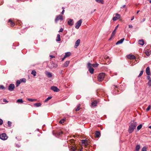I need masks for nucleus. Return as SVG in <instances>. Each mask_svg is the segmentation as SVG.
<instances>
[{"instance_id": "obj_1", "label": "nucleus", "mask_w": 151, "mask_h": 151, "mask_svg": "<svg viewBox=\"0 0 151 151\" xmlns=\"http://www.w3.org/2000/svg\"><path fill=\"white\" fill-rule=\"evenodd\" d=\"M130 125L129 126L128 132L129 133H132L135 128L137 125V123L134 121H132L130 122Z\"/></svg>"}, {"instance_id": "obj_2", "label": "nucleus", "mask_w": 151, "mask_h": 151, "mask_svg": "<svg viewBox=\"0 0 151 151\" xmlns=\"http://www.w3.org/2000/svg\"><path fill=\"white\" fill-rule=\"evenodd\" d=\"M71 151H82L83 147L80 146L79 148H78L76 145L70 146L69 147Z\"/></svg>"}, {"instance_id": "obj_3", "label": "nucleus", "mask_w": 151, "mask_h": 151, "mask_svg": "<svg viewBox=\"0 0 151 151\" xmlns=\"http://www.w3.org/2000/svg\"><path fill=\"white\" fill-rule=\"evenodd\" d=\"M105 74L104 73H102L99 74L98 76V80L99 82L103 81L105 76Z\"/></svg>"}, {"instance_id": "obj_4", "label": "nucleus", "mask_w": 151, "mask_h": 151, "mask_svg": "<svg viewBox=\"0 0 151 151\" xmlns=\"http://www.w3.org/2000/svg\"><path fill=\"white\" fill-rule=\"evenodd\" d=\"M81 142L84 144L85 147H86L90 143V141L89 139H83L81 140Z\"/></svg>"}, {"instance_id": "obj_5", "label": "nucleus", "mask_w": 151, "mask_h": 151, "mask_svg": "<svg viewBox=\"0 0 151 151\" xmlns=\"http://www.w3.org/2000/svg\"><path fill=\"white\" fill-rule=\"evenodd\" d=\"M58 66V65L56 63H54L53 62H51L49 64V67L50 68H56Z\"/></svg>"}, {"instance_id": "obj_6", "label": "nucleus", "mask_w": 151, "mask_h": 151, "mask_svg": "<svg viewBox=\"0 0 151 151\" xmlns=\"http://www.w3.org/2000/svg\"><path fill=\"white\" fill-rule=\"evenodd\" d=\"M82 22L81 19L79 20L76 24L75 27L77 29H78L79 27L81 26Z\"/></svg>"}, {"instance_id": "obj_7", "label": "nucleus", "mask_w": 151, "mask_h": 151, "mask_svg": "<svg viewBox=\"0 0 151 151\" xmlns=\"http://www.w3.org/2000/svg\"><path fill=\"white\" fill-rule=\"evenodd\" d=\"M0 138L3 140L6 139L8 137L5 133H3L0 135Z\"/></svg>"}, {"instance_id": "obj_8", "label": "nucleus", "mask_w": 151, "mask_h": 151, "mask_svg": "<svg viewBox=\"0 0 151 151\" xmlns=\"http://www.w3.org/2000/svg\"><path fill=\"white\" fill-rule=\"evenodd\" d=\"M67 142L68 144L69 147H70V146L69 145H72V146L73 145H74V140L73 139H71L70 140H69L67 141Z\"/></svg>"}, {"instance_id": "obj_9", "label": "nucleus", "mask_w": 151, "mask_h": 151, "mask_svg": "<svg viewBox=\"0 0 151 151\" xmlns=\"http://www.w3.org/2000/svg\"><path fill=\"white\" fill-rule=\"evenodd\" d=\"M15 88V86L13 84H10L8 86V90L11 91H13Z\"/></svg>"}, {"instance_id": "obj_10", "label": "nucleus", "mask_w": 151, "mask_h": 151, "mask_svg": "<svg viewBox=\"0 0 151 151\" xmlns=\"http://www.w3.org/2000/svg\"><path fill=\"white\" fill-rule=\"evenodd\" d=\"M60 20H63V16L61 15H59L56 17L55 19V21L57 23L58 21Z\"/></svg>"}, {"instance_id": "obj_11", "label": "nucleus", "mask_w": 151, "mask_h": 151, "mask_svg": "<svg viewBox=\"0 0 151 151\" xmlns=\"http://www.w3.org/2000/svg\"><path fill=\"white\" fill-rule=\"evenodd\" d=\"M51 89L55 92H58L60 91L59 89L58 88L56 87L52 86L51 87Z\"/></svg>"}, {"instance_id": "obj_12", "label": "nucleus", "mask_w": 151, "mask_h": 151, "mask_svg": "<svg viewBox=\"0 0 151 151\" xmlns=\"http://www.w3.org/2000/svg\"><path fill=\"white\" fill-rule=\"evenodd\" d=\"M116 16L114 17L113 18V20L114 21H116L117 19H119L120 17V16L119 14H116Z\"/></svg>"}, {"instance_id": "obj_13", "label": "nucleus", "mask_w": 151, "mask_h": 151, "mask_svg": "<svg viewBox=\"0 0 151 151\" xmlns=\"http://www.w3.org/2000/svg\"><path fill=\"white\" fill-rule=\"evenodd\" d=\"M127 58L130 59H135V57L133 55H127Z\"/></svg>"}, {"instance_id": "obj_14", "label": "nucleus", "mask_w": 151, "mask_h": 151, "mask_svg": "<svg viewBox=\"0 0 151 151\" xmlns=\"http://www.w3.org/2000/svg\"><path fill=\"white\" fill-rule=\"evenodd\" d=\"M146 73L148 76H150L151 75L150 68L149 67L147 68L146 69Z\"/></svg>"}, {"instance_id": "obj_15", "label": "nucleus", "mask_w": 151, "mask_h": 151, "mask_svg": "<svg viewBox=\"0 0 151 151\" xmlns=\"http://www.w3.org/2000/svg\"><path fill=\"white\" fill-rule=\"evenodd\" d=\"M80 42V39H78L76 42L75 47V48H76L78 46H79Z\"/></svg>"}, {"instance_id": "obj_16", "label": "nucleus", "mask_w": 151, "mask_h": 151, "mask_svg": "<svg viewBox=\"0 0 151 151\" xmlns=\"http://www.w3.org/2000/svg\"><path fill=\"white\" fill-rule=\"evenodd\" d=\"M69 63H70L69 61H66L64 64H63V67L64 68L67 67L68 66V65L69 64Z\"/></svg>"}, {"instance_id": "obj_17", "label": "nucleus", "mask_w": 151, "mask_h": 151, "mask_svg": "<svg viewBox=\"0 0 151 151\" xmlns=\"http://www.w3.org/2000/svg\"><path fill=\"white\" fill-rule=\"evenodd\" d=\"M45 74L48 78H50L52 76V74L50 72H46Z\"/></svg>"}, {"instance_id": "obj_18", "label": "nucleus", "mask_w": 151, "mask_h": 151, "mask_svg": "<svg viewBox=\"0 0 151 151\" xmlns=\"http://www.w3.org/2000/svg\"><path fill=\"white\" fill-rule=\"evenodd\" d=\"M73 19H70L68 21V23L69 25L71 26L73 24Z\"/></svg>"}, {"instance_id": "obj_19", "label": "nucleus", "mask_w": 151, "mask_h": 151, "mask_svg": "<svg viewBox=\"0 0 151 151\" xmlns=\"http://www.w3.org/2000/svg\"><path fill=\"white\" fill-rule=\"evenodd\" d=\"M101 135L99 131H96L95 133V137L99 138Z\"/></svg>"}, {"instance_id": "obj_20", "label": "nucleus", "mask_w": 151, "mask_h": 151, "mask_svg": "<svg viewBox=\"0 0 151 151\" xmlns=\"http://www.w3.org/2000/svg\"><path fill=\"white\" fill-rule=\"evenodd\" d=\"M8 22L10 23V25L11 26V27H13L15 25V23L12 21L11 19H10L9 20Z\"/></svg>"}, {"instance_id": "obj_21", "label": "nucleus", "mask_w": 151, "mask_h": 151, "mask_svg": "<svg viewBox=\"0 0 151 151\" xmlns=\"http://www.w3.org/2000/svg\"><path fill=\"white\" fill-rule=\"evenodd\" d=\"M116 33V30H115V29H114V30L113 31V32L112 33V34L111 35V37L109 39V40H111L113 37L115 35V34Z\"/></svg>"}, {"instance_id": "obj_22", "label": "nucleus", "mask_w": 151, "mask_h": 151, "mask_svg": "<svg viewBox=\"0 0 151 151\" xmlns=\"http://www.w3.org/2000/svg\"><path fill=\"white\" fill-rule=\"evenodd\" d=\"M124 40V38L122 39H121L119 40L116 42V45H117L119 44L122 43Z\"/></svg>"}, {"instance_id": "obj_23", "label": "nucleus", "mask_w": 151, "mask_h": 151, "mask_svg": "<svg viewBox=\"0 0 151 151\" xmlns=\"http://www.w3.org/2000/svg\"><path fill=\"white\" fill-rule=\"evenodd\" d=\"M98 103L97 101L96 100L94 101H93L91 104V105L92 106H96L97 105L96 104Z\"/></svg>"}, {"instance_id": "obj_24", "label": "nucleus", "mask_w": 151, "mask_h": 151, "mask_svg": "<svg viewBox=\"0 0 151 151\" xmlns=\"http://www.w3.org/2000/svg\"><path fill=\"white\" fill-rule=\"evenodd\" d=\"M138 43L142 45H143L144 44V41L143 40H139Z\"/></svg>"}, {"instance_id": "obj_25", "label": "nucleus", "mask_w": 151, "mask_h": 151, "mask_svg": "<svg viewBox=\"0 0 151 151\" xmlns=\"http://www.w3.org/2000/svg\"><path fill=\"white\" fill-rule=\"evenodd\" d=\"M71 55V53L70 52H66L65 53V55L64 56L65 58H67L70 56Z\"/></svg>"}, {"instance_id": "obj_26", "label": "nucleus", "mask_w": 151, "mask_h": 151, "mask_svg": "<svg viewBox=\"0 0 151 151\" xmlns=\"http://www.w3.org/2000/svg\"><path fill=\"white\" fill-rule=\"evenodd\" d=\"M89 71L91 73L93 74V73L94 69L93 68H89Z\"/></svg>"}, {"instance_id": "obj_27", "label": "nucleus", "mask_w": 151, "mask_h": 151, "mask_svg": "<svg viewBox=\"0 0 151 151\" xmlns=\"http://www.w3.org/2000/svg\"><path fill=\"white\" fill-rule=\"evenodd\" d=\"M140 148V146L139 145H137L135 148L136 151H139Z\"/></svg>"}, {"instance_id": "obj_28", "label": "nucleus", "mask_w": 151, "mask_h": 151, "mask_svg": "<svg viewBox=\"0 0 151 151\" xmlns=\"http://www.w3.org/2000/svg\"><path fill=\"white\" fill-rule=\"evenodd\" d=\"M23 102V101L22 99H19L17 101V102L18 103H22Z\"/></svg>"}, {"instance_id": "obj_29", "label": "nucleus", "mask_w": 151, "mask_h": 151, "mask_svg": "<svg viewBox=\"0 0 151 151\" xmlns=\"http://www.w3.org/2000/svg\"><path fill=\"white\" fill-rule=\"evenodd\" d=\"M41 104L40 103H36L34 104V106L37 107H39L41 106Z\"/></svg>"}, {"instance_id": "obj_30", "label": "nucleus", "mask_w": 151, "mask_h": 151, "mask_svg": "<svg viewBox=\"0 0 151 151\" xmlns=\"http://www.w3.org/2000/svg\"><path fill=\"white\" fill-rule=\"evenodd\" d=\"M60 40V36L59 34H58L57 35V39L56 41H59Z\"/></svg>"}, {"instance_id": "obj_31", "label": "nucleus", "mask_w": 151, "mask_h": 151, "mask_svg": "<svg viewBox=\"0 0 151 151\" xmlns=\"http://www.w3.org/2000/svg\"><path fill=\"white\" fill-rule=\"evenodd\" d=\"M92 64H91L89 63H88L87 64V67L88 69L90 68H92Z\"/></svg>"}, {"instance_id": "obj_32", "label": "nucleus", "mask_w": 151, "mask_h": 151, "mask_svg": "<svg viewBox=\"0 0 151 151\" xmlns=\"http://www.w3.org/2000/svg\"><path fill=\"white\" fill-rule=\"evenodd\" d=\"M95 1L97 2H99L101 4H103L104 3L103 0H95Z\"/></svg>"}, {"instance_id": "obj_33", "label": "nucleus", "mask_w": 151, "mask_h": 151, "mask_svg": "<svg viewBox=\"0 0 151 151\" xmlns=\"http://www.w3.org/2000/svg\"><path fill=\"white\" fill-rule=\"evenodd\" d=\"M31 74L33 75L34 76H35L36 74V72L35 70H32L31 72Z\"/></svg>"}, {"instance_id": "obj_34", "label": "nucleus", "mask_w": 151, "mask_h": 151, "mask_svg": "<svg viewBox=\"0 0 151 151\" xmlns=\"http://www.w3.org/2000/svg\"><path fill=\"white\" fill-rule=\"evenodd\" d=\"M145 54L147 55V56H149L150 54V53L149 51L148 50H146L145 51Z\"/></svg>"}, {"instance_id": "obj_35", "label": "nucleus", "mask_w": 151, "mask_h": 151, "mask_svg": "<svg viewBox=\"0 0 151 151\" xmlns=\"http://www.w3.org/2000/svg\"><path fill=\"white\" fill-rule=\"evenodd\" d=\"M21 83V82L20 81H19V80L17 81V82H16V86L18 87L19 86V85Z\"/></svg>"}, {"instance_id": "obj_36", "label": "nucleus", "mask_w": 151, "mask_h": 151, "mask_svg": "<svg viewBox=\"0 0 151 151\" xmlns=\"http://www.w3.org/2000/svg\"><path fill=\"white\" fill-rule=\"evenodd\" d=\"M52 98V96L48 97L47 99L45 101V102H47L48 101L51 99Z\"/></svg>"}, {"instance_id": "obj_37", "label": "nucleus", "mask_w": 151, "mask_h": 151, "mask_svg": "<svg viewBox=\"0 0 151 151\" xmlns=\"http://www.w3.org/2000/svg\"><path fill=\"white\" fill-rule=\"evenodd\" d=\"M21 82H26V79L25 78H23L20 79V80Z\"/></svg>"}, {"instance_id": "obj_38", "label": "nucleus", "mask_w": 151, "mask_h": 151, "mask_svg": "<svg viewBox=\"0 0 151 151\" xmlns=\"http://www.w3.org/2000/svg\"><path fill=\"white\" fill-rule=\"evenodd\" d=\"M142 125L141 124H140L137 127V129L138 130H140L142 127Z\"/></svg>"}, {"instance_id": "obj_39", "label": "nucleus", "mask_w": 151, "mask_h": 151, "mask_svg": "<svg viewBox=\"0 0 151 151\" xmlns=\"http://www.w3.org/2000/svg\"><path fill=\"white\" fill-rule=\"evenodd\" d=\"M75 109L76 111H79L80 109V105H78Z\"/></svg>"}, {"instance_id": "obj_40", "label": "nucleus", "mask_w": 151, "mask_h": 151, "mask_svg": "<svg viewBox=\"0 0 151 151\" xmlns=\"http://www.w3.org/2000/svg\"><path fill=\"white\" fill-rule=\"evenodd\" d=\"M57 134L59 135H61L63 134V132L62 131H59V132H57Z\"/></svg>"}, {"instance_id": "obj_41", "label": "nucleus", "mask_w": 151, "mask_h": 151, "mask_svg": "<svg viewBox=\"0 0 151 151\" xmlns=\"http://www.w3.org/2000/svg\"><path fill=\"white\" fill-rule=\"evenodd\" d=\"M7 123L8 127H10L11 126L12 122H11L8 121Z\"/></svg>"}, {"instance_id": "obj_42", "label": "nucleus", "mask_w": 151, "mask_h": 151, "mask_svg": "<svg viewBox=\"0 0 151 151\" xmlns=\"http://www.w3.org/2000/svg\"><path fill=\"white\" fill-rule=\"evenodd\" d=\"M65 119H62L60 120L59 122L60 124H62L65 121Z\"/></svg>"}, {"instance_id": "obj_43", "label": "nucleus", "mask_w": 151, "mask_h": 151, "mask_svg": "<svg viewBox=\"0 0 151 151\" xmlns=\"http://www.w3.org/2000/svg\"><path fill=\"white\" fill-rule=\"evenodd\" d=\"M142 151H147V148L146 147H143L142 149Z\"/></svg>"}, {"instance_id": "obj_44", "label": "nucleus", "mask_w": 151, "mask_h": 151, "mask_svg": "<svg viewBox=\"0 0 151 151\" xmlns=\"http://www.w3.org/2000/svg\"><path fill=\"white\" fill-rule=\"evenodd\" d=\"M143 70H142L140 72V74H139V75L138 76V77H139L141 76L142 75V74L143 73Z\"/></svg>"}, {"instance_id": "obj_45", "label": "nucleus", "mask_w": 151, "mask_h": 151, "mask_svg": "<svg viewBox=\"0 0 151 151\" xmlns=\"http://www.w3.org/2000/svg\"><path fill=\"white\" fill-rule=\"evenodd\" d=\"M148 85L150 86H151V80L149 81L148 83H147Z\"/></svg>"}, {"instance_id": "obj_46", "label": "nucleus", "mask_w": 151, "mask_h": 151, "mask_svg": "<svg viewBox=\"0 0 151 151\" xmlns=\"http://www.w3.org/2000/svg\"><path fill=\"white\" fill-rule=\"evenodd\" d=\"M150 105H149L147 108L146 109V110L147 111H148L150 109Z\"/></svg>"}, {"instance_id": "obj_47", "label": "nucleus", "mask_w": 151, "mask_h": 151, "mask_svg": "<svg viewBox=\"0 0 151 151\" xmlns=\"http://www.w3.org/2000/svg\"><path fill=\"white\" fill-rule=\"evenodd\" d=\"M99 65L98 64H92V66L94 67H97Z\"/></svg>"}, {"instance_id": "obj_48", "label": "nucleus", "mask_w": 151, "mask_h": 151, "mask_svg": "<svg viewBox=\"0 0 151 151\" xmlns=\"http://www.w3.org/2000/svg\"><path fill=\"white\" fill-rule=\"evenodd\" d=\"M104 58L105 59V60H107V59H109V56H106V55L104 57Z\"/></svg>"}, {"instance_id": "obj_49", "label": "nucleus", "mask_w": 151, "mask_h": 151, "mask_svg": "<svg viewBox=\"0 0 151 151\" xmlns=\"http://www.w3.org/2000/svg\"><path fill=\"white\" fill-rule=\"evenodd\" d=\"M3 123V120L1 119H0V125H1Z\"/></svg>"}, {"instance_id": "obj_50", "label": "nucleus", "mask_w": 151, "mask_h": 151, "mask_svg": "<svg viewBox=\"0 0 151 151\" xmlns=\"http://www.w3.org/2000/svg\"><path fill=\"white\" fill-rule=\"evenodd\" d=\"M5 88L3 86H0V89H4Z\"/></svg>"}, {"instance_id": "obj_51", "label": "nucleus", "mask_w": 151, "mask_h": 151, "mask_svg": "<svg viewBox=\"0 0 151 151\" xmlns=\"http://www.w3.org/2000/svg\"><path fill=\"white\" fill-rule=\"evenodd\" d=\"M27 99V100L28 101H31L32 102L33 101V99H32L28 98V99Z\"/></svg>"}, {"instance_id": "obj_52", "label": "nucleus", "mask_w": 151, "mask_h": 151, "mask_svg": "<svg viewBox=\"0 0 151 151\" xmlns=\"http://www.w3.org/2000/svg\"><path fill=\"white\" fill-rule=\"evenodd\" d=\"M147 79L149 80V81L150 80L151 78L150 77V76H148L147 77Z\"/></svg>"}, {"instance_id": "obj_53", "label": "nucleus", "mask_w": 151, "mask_h": 151, "mask_svg": "<svg viewBox=\"0 0 151 151\" xmlns=\"http://www.w3.org/2000/svg\"><path fill=\"white\" fill-rule=\"evenodd\" d=\"M3 101L4 102H6L7 103L8 102V101H7L6 99H3Z\"/></svg>"}, {"instance_id": "obj_54", "label": "nucleus", "mask_w": 151, "mask_h": 151, "mask_svg": "<svg viewBox=\"0 0 151 151\" xmlns=\"http://www.w3.org/2000/svg\"><path fill=\"white\" fill-rule=\"evenodd\" d=\"M63 31V29L62 28H61L59 31V32H62Z\"/></svg>"}, {"instance_id": "obj_55", "label": "nucleus", "mask_w": 151, "mask_h": 151, "mask_svg": "<svg viewBox=\"0 0 151 151\" xmlns=\"http://www.w3.org/2000/svg\"><path fill=\"white\" fill-rule=\"evenodd\" d=\"M129 28H133V26L132 25H129Z\"/></svg>"}, {"instance_id": "obj_56", "label": "nucleus", "mask_w": 151, "mask_h": 151, "mask_svg": "<svg viewBox=\"0 0 151 151\" xmlns=\"http://www.w3.org/2000/svg\"><path fill=\"white\" fill-rule=\"evenodd\" d=\"M50 57L52 58H55V57L54 55H50Z\"/></svg>"}, {"instance_id": "obj_57", "label": "nucleus", "mask_w": 151, "mask_h": 151, "mask_svg": "<svg viewBox=\"0 0 151 151\" xmlns=\"http://www.w3.org/2000/svg\"><path fill=\"white\" fill-rule=\"evenodd\" d=\"M64 11H65V10L64 9H63V11H62V12H61V14H63L64 13Z\"/></svg>"}, {"instance_id": "obj_58", "label": "nucleus", "mask_w": 151, "mask_h": 151, "mask_svg": "<svg viewBox=\"0 0 151 151\" xmlns=\"http://www.w3.org/2000/svg\"><path fill=\"white\" fill-rule=\"evenodd\" d=\"M66 58H65V57L64 56V57L62 59V61H63Z\"/></svg>"}, {"instance_id": "obj_59", "label": "nucleus", "mask_w": 151, "mask_h": 151, "mask_svg": "<svg viewBox=\"0 0 151 151\" xmlns=\"http://www.w3.org/2000/svg\"><path fill=\"white\" fill-rule=\"evenodd\" d=\"M118 25H117L116 26V27H115V30H116V29H117V28H118Z\"/></svg>"}, {"instance_id": "obj_60", "label": "nucleus", "mask_w": 151, "mask_h": 151, "mask_svg": "<svg viewBox=\"0 0 151 151\" xmlns=\"http://www.w3.org/2000/svg\"><path fill=\"white\" fill-rule=\"evenodd\" d=\"M134 16H133L132 17V18L131 19V20H132H132L134 19Z\"/></svg>"}, {"instance_id": "obj_61", "label": "nucleus", "mask_w": 151, "mask_h": 151, "mask_svg": "<svg viewBox=\"0 0 151 151\" xmlns=\"http://www.w3.org/2000/svg\"><path fill=\"white\" fill-rule=\"evenodd\" d=\"M125 6V5H123L122 6V8H124Z\"/></svg>"}, {"instance_id": "obj_62", "label": "nucleus", "mask_w": 151, "mask_h": 151, "mask_svg": "<svg viewBox=\"0 0 151 151\" xmlns=\"http://www.w3.org/2000/svg\"><path fill=\"white\" fill-rule=\"evenodd\" d=\"M33 101H37V100L36 99H33Z\"/></svg>"}, {"instance_id": "obj_63", "label": "nucleus", "mask_w": 151, "mask_h": 151, "mask_svg": "<svg viewBox=\"0 0 151 151\" xmlns=\"http://www.w3.org/2000/svg\"><path fill=\"white\" fill-rule=\"evenodd\" d=\"M115 86V88H118V86H117L116 85V86Z\"/></svg>"}, {"instance_id": "obj_64", "label": "nucleus", "mask_w": 151, "mask_h": 151, "mask_svg": "<svg viewBox=\"0 0 151 151\" xmlns=\"http://www.w3.org/2000/svg\"><path fill=\"white\" fill-rule=\"evenodd\" d=\"M139 12V10H138V11H137V14H138Z\"/></svg>"}]
</instances>
